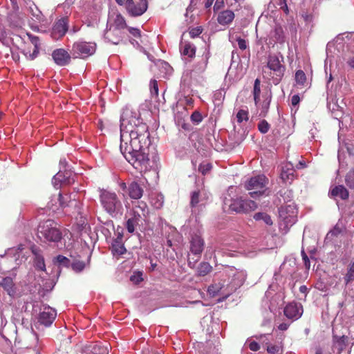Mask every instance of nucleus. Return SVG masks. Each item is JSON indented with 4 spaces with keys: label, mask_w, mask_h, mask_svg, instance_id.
I'll list each match as a JSON object with an SVG mask.
<instances>
[{
    "label": "nucleus",
    "mask_w": 354,
    "mask_h": 354,
    "mask_svg": "<svg viewBox=\"0 0 354 354\" xmlns=\"http://www.w3.org/2000/svg\"><path fill=\"white\" fill-rule=\"evenodd\" d=\"M148 126L140 118H132L120 125V150L125 159L140 173L151 168L148 147L150 145Z\"/></svg>",
    "instance_id": "1"
},
{
    "label": "nucleus",
    "mask_w": 354,
    "mask_h": 354,
    "mask_svg": "<svg viewBox=\"0 0 354 354\" xmlns=\"http://www.w3.org/2000/svg\"><path fill=\"white\" fill-rule=\"evenodd\" d=\"M37 233L39 238L45 241L59 242L62 238V234L57 226V223L51 219L40 222Z\"/></svg>",
    "instance_id": "2"
},
{
    "label": "nucleus",
    "mask_w": 354,
    "mask_h": 354,
    "mask_svg": "<svg viewBox=\"0 0 354 354\" xmlns=\"http://www.w3.org/2000/svg\"><path fill=\"white\" fill-rule=\"evenodd\" d=\"M279 229L286 233L295 223L297 218V209L294 205L281 206L279 209Z\"/></svg>",
    "instance_id": "3"
},
{
    "label": "nucleus",
    "mask_w": 354,
    "mask_h": 354,
    "mask_svg": "<svg viewBox=\"0 0 354 354\" xmlns=\"http://www.w3.org/2000/svg\"><path fill=\"white\" fill-rule=\"evenodd\" d=\"M263 73L269 75V79L276 85L280 82L283 76L285 66L281 64V62L276 55H270L267 66L263 68Z\"/></svg>",
    "instance_id": "4"
},
{
    "label": "nucleus",
    "mask_w": 354,
    "mask_h": 354,
    "mask_svg": "<svg viewBox=\"0 0 354 354\" xmlns=\"http://www.w3.org/2000/svg\"><path fill=\"white\" fill-rule=\"evenodd\" d=\"M268 179L264 175H257L250 178L245 183V188L250 191L249 195L251 198H259L265 194Z\"/></svg>",
    "instance_id": "5"
},
{
    "label": "nucleus",
    "mask_w": 354,
    "mask_h": 354,
    "mask_svg": "<svg viewBox=\"0 0 354 354\" xmlns=\"http://www.w3.org/2000/svg\"><path fill=\"white\" fill-rule=\"evenodd\" d=\"M100 201L104 209L110 214L117 213L122 207V203L114 192L103 191L100 195Z\"/></svg>",
    "instance_id": "6"
},
{
    "label": "nucleus",
    "mask_w": 354,
    "mask_h": 354,
    "mask_svg": "<svg viewBox=\"0 0 354 354\" xmlns=\"http://www.w3.org/2000/svg\"><path fill=\"white\" fill-rule=\"evenodd\" d=\"M257 208V204L254 201L243 199L242 198L233 199L229 206L230 211L236 213H248Z\"/></svg>",
    "instance_id": "7"
},
{
    "label": "nucleus",
    "mask_w": 354,
    "mask_h": 354,
    "mask_svg": "<svg viewBox=\"0 0 354 354\" xmlns=\"http://www.w3.org/2000/svg\"><path fill=\"white\" fill-rule=\"evenodd\" d=\"M147 8V0H127L125 3V9L127 13L133 17L142 15Z\"/></svg>",
    "instance_id": "8"
},
{
    "label": "nucleus",
    "mask_w": 354,
    "mask_h": 354,
    "mask_svg": "<svg viewBox=\"0 0 354 354\" xmlns=\"http://www.w3.org/2000/svg\"><path fill=\"white\" fill-rule=\"evenodd\" d=\"M96 45L95 43L86 41L75 42L72 47V53L75 57H87L95 52Z\"/></svg>",
    "instance_id": "9"
},
{
    "label": "nucleus",
    "mask_w": 354,
    "mask_h": 354,
    "mask_svg": "<svg viewBox=\"0 0 354 354\" xmlns=\"http://www.w3.org/2000/svg\"><path fill=\"white\" fill-rule=\"evenodd\" d=\"M68 29V19L64 17L56 21L52 28L51 37L54 39H59L63 37Z\"/></svg>",
    "instance_id": "10"
},
{
    "label": "nucleus",
    "mask_w": 354,
    "mask_h": 354,
    "mask_svg": "<svg viewBox=\"0 0 354 354\" xmlns=\"http://www.w3.org/2000/svg\"><path fill=\"white\" fill-rule=\"evenodd\" d=\"M283 313L288 319L297 320L303 314V307L300 304L291 302L285 306Z\"/></svg>",
    "instance_id": "11"
},
{
    "label": "nucleus",
    "mask_w": 354,
    "mask_h": 354,
    "mask_svg": "<svg viewBox=\"0 0 354 354\" xmlns=\"http://www.w3.org/2000/svg\"><path fill=\"white\" fill-rule=\"evenodd\" d=\"M57 316L56 310L47 306H44L39 315V322L46 326H49L52 324Z\"/></svg>",
    "instance_id": "12"
},
{
    "label": "nucleus",
    "mask_w": 354,
    "mask_h": 354,
    "mask_svg": "<svg viewBox=\"0 0 354 354\" xmlns=\"http://www.w3.org/2000/svg\"><path fill=\"white\" fill-rule=\"evenodd\" d=\"M52 57L54 62L61 66L68 65L71 58L70 54L64 48H58L53 50Z\"/></svg>",
    "instance_id": "13"
},
{
    "label": "nucleus",
    "mask_w": 354,
    "mask_h": 354,
    "mask_svg": "<svg viewBox=\"0 0 354 354\" xmlns=\"http://www.w3.org/2000/svg\"><path fill=\"white\" fill-rule=\"evenodd\" d=\"M205 242L201 235L194 234L190 240V250L196 255H201L204 249Z\"/></svg>",
    "instance_id": "14"
},
{
    "label": "nucleus",
    "mask_w": 354,
    "mask_h": 354,
    "mask_svg": "<svg viewBox=\"0 0 354 354\" xmlns=\"http://www.w3.org/2000/svg\"><path fill=\"white\" fill-rule=\"evenodd\" d=\"M144 189L141 185L136 181H132L128 185V194L132 199L138 200L143 196Z\"/></svg>",
    "instance_id": "15"
},
{
    "label": "nucleus",
    "mask_w": 354,
    "mask_h": 354,
    "mask_svg": "<svg viewBox=\"0 0 354 354\" xmlns=\"http://www.w3.org/2000/svg\"><path fill=\"white\" fill-rule=\"evenodd\" d=\"M27 36L30 39L31 44L34 45V49L32 50V53H30V50L25 51L24 55H26L28 59L33 60L37 57L39 52V38L37 36L32 35L30 33H27Z\"/></svg>",
    "instance_id": "16"
},
{
    "label": "nucleus",
    "mask_w": 354,
    "mask_h": 354,
    "mask_svg": "<svg viewBox=\"0 0 354 354\" xmlns=\"http://www.w3.org/2000/svg\"><path fill=\"white\" fill-rule=\"evenodd\" d=\"M235 17L233 11L230 10H225L218 13L217 21L222 26H226L231 24Z\"/></svg>",
    "instance_id": "17"
},
{
    "label": "nucleus",
    "mask_w": 354,
    "mask_h": 354,
    "mask_svg": "<svg viewBox=\"0 0 354 354\" xmlns=\"http://www.w3.org/2000/svg\"><path fill=\"white\" fill-rule=\"evenodd\" d=\"M295 169L293 165L290 162L286 163L283 167L281 172V178L284 183L292 181L294 179Z\"/></svg>",
    "instance_id": "18"
},
{
    "label": "nucleus",
    "mask_w": 354,
    "mask_h": 354,
    "mask_svg": "<svg viewBox=\"0 0 354 354\" xmlns=\"http://www.w3.org/2000/svg\"><path fill=\"white\" fill-rule=\"evenodd\" d=\"M180 53L183 55L187 56L189 58H194L196 55V48L190 42H181L180 44Z\"/></svg>",
    "instance_id": "19"
},
{
    "label": "nucleus",
    "mask_w": 354,
    "mask_h": 354,
    "mask_svg": "<svg viewBox=\"0 0 354 354\" xmlns=\"http://www.w3.org/2000/svg\"><path fill=\"white\" fill-rule=\"evenodd\" d=\"M133 212H137L142 216L147 217L149 213V209L147 203L142 201H136L132 202V209Z\"/></svg>",
    "instance_id": "20"
},
{
    "label": "nucleus",
    "mask_w": 354,
    "mask_h": 354,
    "mask_svg": "<svg viewBox=\"0 0 354 354\" xmlns=\"http://www.w3.org/2000/svg\"><path fill=\"white\" fill-rule=\"evenodd\" d=\"M57 200L59 203V206L62 208H64L70 205V203L75 202L76 203L75 195L72 198V194H62L59 193Z\"/></svg>",
    "instance_id": "21"
},
{
    "label": "nucleus",
    "mask_w": 354,
    "mask_h": 354,
    "mask_svg": "<svg viewBox=\"0 0 354 354\" xmlns=\"http://www.w3.org/2000/svg\"><path fill=\"white\" fill-rule=\"evenodd\" d=\"M330 193L331 196L339 197L342 200L348 198V192L343 185L335 186L330 190Z\"/></svg>",
    "instance_id": "22"
},
{
    "label": "nucleus",
    "mask_w": 354,
    "mask_h": 354,
    "mask_svg": "<svg viewBox=\"0 0 354 354\" xmlns=\"http://www.w3.org/2000/svg\"><path fill=\"white\" fill-rule=\"evenodd\" d=\"M32 252L35 255L34 265L36 269L45 271L46 265L43 256L37 251V249H32Z\"/></svg>",
    "instance_id": "23"
},
{
    "label": "nucleus",
    "mask_w": 354,
    "mask_h": 354,
    "mask_svg": "<svg viewBox=\"0 0 354 354\" xmlns=\"http://www.w3.org/2000/svg\"><path fill=\"white\" fill-rule=\"evenodd\" d=\"M0 286L8 292L9 295H12L15 293L14 283L11 277H5L0 282Z\"/></svg>",
    "instance_id": "24"
},
{
    "label": "nucleus",
    "mask_w": 354,
    "mask_h": 354,
    "mask_svg": "<svg viewBox=\"0 0 354 354\" xmlns=\"http://www.w3.org/2000/svg\"><path fill=\"white\" fill-rule=\"evenodd\" d=\"M113 24L117 30H122L128 28L124 17L119 12L115 15Z\"/></svg>",
    "instance_id": "25"
},
{
    "label": "nucleus",
    "mask_w": 354,
    "mask_h": 354,
    "mask_svg": "<svg viewBox=\"0 0 354 354\" xmlns=\"http://www.w3.org/2000/svg\"><path fill=\"white\" fill-rule=\"evenodd\" d=\"M344 280L346 285L354 281V261L349 263Z\"/></svg>",
    "instance_id": "26"
},
{
    "label": "nucleus",
    "mask_w": 354,
    "mask_h": 354,
    "mask_svg": "<svg viewBox=\"0 0 354 354\" xmlns=\"http://www.w3.org/2000/svg\"><path fill=\"white\" fill-rule=\"evenodd\" d=\"M253 218L255 221H263L268 225H272L273 224L271 216L264 212L256 213Z\"/></svg>",
    "instance_id": "27"
},
{
    "label": "nucleus",
    "mask_w": 354,
    "mask_h": 354,
    "mask_svg": "<svg viewBox=\"0 0 354 354\" xmlns=\"http://www.w3.org/2000/svg\"><path fill=\"white\" fill-rule=\"evenodd\" d=\"M29 10L32 16L35 17L37 21L41 22L44 21V15L35 4L32 3L30 6Z\"/></svg>",
    "instance_id": "28"
},
{
    "label": "nucleus",
    "mask_w": 354,
    "mask_h": 354,
    "mask_svg": "<svg viewBox=\"0 0 354 354\" xmlns=\"http://www.w3.org/2000/svg\"><path fill=\"white\" fill-rule=\"evenodd\" d=\"M212 270V266L207 262H202L198 268V272L200 276H205Z\"/></svg>",
    "instance_id": "29"
},
{
    "label": "nucleus",
    "mask_w": 354,
    "mask_h": 354,
    "mask_svg": "<svg viewBox=\"0 0 354 354\" xmlns=\"http://www.w3.org/2000/svg\"><path fill=\"white\" fill-rule=\"evenodd\" d=\"M351 305H354V301L352 298L348 297H346L344 301L338 303V307L340 308L342 313L348 311Z\"/></svg>",
    "instance_id": "30"
},
{
    "label": "nucleus",
    "mask_w": 354,
    "mask_h": 354,
    "mask_svg": "<svg viewBox=\"0 0 354 354\" xmlns=\"http://www.w3.org/2000/svg\"><path fill=\"white\" fill-rule=\"evenodd\" d=\"M295 80L298 86L304 87L306 82V76L302 70H298L295 73Z\"/></svg>",
    "instance_id": "31"
},
{
    "label": "nucleus",
    "mask_w": 354,
    "mask_h": 354,
    "mask_svg": "<svg viewBox=\"0 0 354 354\" xmlns=\"http://www.w3.org/2000/svg\"><path fill=\"white\" fill-rule=\"evenodd\" d=\"M209 57H210L209 51H207L203 54V59H202V63L199 62L198 64V65L196 66V67H198V70L201 72H203L206 70L208 62H209Z\"/></svg>",
    "instance_id": "32"
},
{
    "label": "nucleus",
    "mask_w": 354,
    "mask_h": 354,
    "mask_svg": "<svg viewBox=\"0 0 354 354\" xmlns=\"http://www.w3.org/2000/svg\"><path fill=\"white\" fill-rule=\"evenodd\" d=\"M139 225V223L136 221L132 217L129 216L126 223V228L129 233H133L135 231V227Z\"/></svg>",
    "instance_id": "33"
},
{
    "label": "nucleus",
    "mask_w": 354,
    "mask_h": 354,
    "mask_svg": "<svg viewBox=\"0 0 354 354\" xmlns=\"http://www.w3.org/2000/svg\"><path fill=\"white\" fill-rule=\"evenodd\" d=\"M112 252L114 255L115 254L121 255L126 252V248L122 244H119V243L113 244L112 245Z\"/></svg>",
    "instance_id": "34"
},
{
    "label": "nucleus",
    "mask_w": 354,
    "mask_h": 354,
    "mask_svg": "<svg viewBox=\"0 0 354 354\" xmlns=\"http://www.w3.org/2000/svg\"><path fill=\"white\" fill-rule=\"evenodd\" d=\"M71 267L73 270L79 272L82 271L84 269L85 263L82 261L76 260L72 263Z\"/></svg>",
    "instance_id": "35"
},
{
    "label": "nucleus",
    "mask_w": 354,
    "mask_h": 354,
    "mask_svg": "<svg viewBox=\"0 0 354 354\" xmlns=\"http://www.w3.org/2000/svg\"><path fill=\"white\" fill-rule=\"evenodd\" d=\"M199 196H200L199 191H194L192 193L191 201H190V205L192 207H196L197 205L199 203V201H200Z\"/></svg>",
    "instance_id": "36"
},
{
    "label": "nucleus",
    "mask_w": 354,
    "mask_h": 354,
    "mask_svg": "<svg viewBox=\"0 0 354 354\" xmlns=\"http://www.w3.org/2000/svg\"><path fill=\"white\" fill-rule=\"evenodd\" d=\"M236 119L239 123L248 120V112L243 109L239 110L236 114Z\"/></svg>",
    "instance_id": "37"
},
{
    "label": "nucleus",
    "mask_w": 354,
    "mask_h": 354,
    "mask_svg": "<svg viewBox=\"0 0 354 354\" xmlns=\"http://www.w3.org/2000/svg\"><path fill=\"white\" fill-rule=\"evenodd\" d=\"M150 92L153 96L156 97L158 96V85L156 80H151L150 81Z\"/></svg>",
    "instance_id": "38"
},
{
    "label": "nucleus",
    "mask_w": 354,
    "mask_h": 354,
    "mask_svg": "<svg viewBox=\"0 0 354 354\" xmlns=\"http://www.w3.org/2000/svg\"><path fill=\"white\" fill-rule=\"evenodd\" d=\"M346 183L351 189H354V170L351 171L346 175Z\"/></svg>",
    "instance_id": "39"
},
{
    "label": "nucleus",
    "mask_w": 354,
    "mask_h": 354,
    "mask_svg": "<svg viewBox=\"0 0 354 354\" xmlns=\"http://www.w3.org/2000/svg\"><path fill=\"white\" fill-rule=\"evenodd\" d=\"M258 129L262 133H266L270 129V124L265 120H261L258 124Z\"/></svg>",
    "instance_id": "40"
},
{
    "label": "nucleus",
    "mask_w": 354,
    "mask_h": 354,
    "mask_svg": "<svg viewBox=\"0 0 354 354\" xmlns=\"http://www.w3.org/2000/svg\"><path fill=\"white\" fill-rule=\"evenodd\" d=\"M212 167L210 163H201L198 167V170L203 175H205L211 170Z\"/></svg>",
    "instance_id": "41"
},
{
    "label": "nucleus",
    "mask_w": 354,
    "mask_h": 354,
    "mask_svg": "<svg viewBox=\"0 0 354 354\" xmlns=\"http://www.w3.org/2000/svg\"><path fill=\"white\" fill-rule=\"evenodd\" d=\"M142 275V274L140 272H134L133 274L131 276L130 280L133 283L138 284L143 280Z\"/></svg>",
    "instance_id": "42"
},
{
    "label": "nucleus",
    "mask_w": 354,
    "mask_h": 354,
    "mask_svg": "<svg viewBox=\"0 0 354 354\" xmlns=\"http://www.w3.org/2000/svg\"><path fill=\"white\" fill-rule=\"evenodd\" d=\"M203 120L202 115L199 111H195L191 115V120L196 124L200 123Z\"/></svg>",
    "instance_id": "43"
},
{
    "label": "nucleus",
    "mask_w": 354,
    "mask_h": 354,
    "mask_svg": "<svg viewBox=\"0 0 354 354\" xmlns=\"http://www.w3.org/2000/svg\"><path fill=\"white\" fill-rule=\"evenodd\" d=\"M203 32V28L201 26L193 28L190 29L189 33L192 38H195L201 35Z\"/></svg>",
    "instance_id": "44"
},
{
    "label": "nucleus",
    "mask_w": 354,
    "mask_h": 354,
    "mask_svg": "<svg viewBox=\"0 0 354 354\" xmlns=\"http://www.w3.org/2000/svg\"><path fill=\"white\" fill-rule=\"evenodd\" d=\"M276 39L279 43L284 41V35L281 28H277L275 29Z\"/></svg>",
    "instance_id": "45"
},
{
    "label": "nucleus",
    "mask_w": 354,
    "mask_h": 354,
    "mask_svg": "<svg viewBox=\"0 0 354 354\" xmlns=\"http://www.w3.org/2000/svg\"><path fill=\"white\" fill-rule=\"evenodd\" d=\"M56 259H57V261L60 265H63L64 266L68 267L69 266V264H70V260L68 258H66V257H64V256L58 255L56 257Z\"/></svg>",
    "instance_id": "46"
},
{
    "label": "nucleus",
    "mask_w": 354,
    "mask_h": 354,
    "mask_svg": "<svg viewBox=\"0 0 354 354\" xmlns=\"http://www.w3.org/2000/svg\"><path fill=\"white\" fill-rule=\"evenodd\" d=\"M111 35H112V32L111 30L109 31H107L105 34H104V37L111 43L113 44H118L120 41V37H117L115 39H112L111 38Z\"/></svg>",
    "instance_id": "47"
},
{
    "label": "nucleus",
    "mask_w": 354,
    "mask_h": 354,
    "mask_svg": "<svg viewBox=\"0 0 354 354\" xmlns=\"http://www.w3.org/2000/svg\"><path fill=\"white\" fill-rule=\"evenodd\" d=\"M129 216L132 217L138 223L141 222L142 221H144L145 219V216L140 215L137 212H133V211H131L129 212Z\"/></svg>",
    "instance_id": "48"
},
{
    "label": "nucleus",
    "mask_w": 354,
    "mask_h": 354,
    "mask_svg": "<svg viewBox=\"0 0 354 354\" xmlns=\"http://www.w3.org/2000/svg\"><path fill=\"white\" fill-rule=\"evenodd\" d=\"M261 81L259 79H256L254 84L253 95H260L261 93Z\"/></svg>",
    "instance_id": "49"
},
{
    "label": "nucleus",
    "mask_w": 354,
    "mask_h": 354,
    "mask_svg": "<svg viewBox=\"0 0 354 354\" xmlns=\"http://www.w3.org/2000/svg\"><path fill=\"white\" fill-rule=\"evenodd\" d=\"M236 40L238 43L239 48L241 50H244L247 48V42L244 39H242L241 37H237L236 39Z\"/></svg>",
    "instance_id": "50"
},
{
    "label": "nucleus",
    "mask_w": 354,
    "mask_h": 354,
    "mask_svg": "<svg viewBox=\"0 0 354 354\" xmlns=\"http://www.w3.org/2000/svg\"><path fill=\"white\" fill-rule=\"evenodd\" d=\"M127 28L128 29L129 33L131 34L133 36H134L136 37H140L141 32L138 28H132V27H128Z\"/></svg>",
    "instance_id": "51"
},
{
    "label": "nucleus",
    "mask_w": 354,
    "mask_h": 354,
    "mask_svg": "<svg viewBox=\"0 0 354 354\" xmlns=\"http://www.w3.org/2000/svg\"><path fill=\"white\" fill-rule=\"evenodd\" d=\"M224 7V0H216L214 5V11L217 12Z\"/></svg>",
    "instance_id": "52"
},
{
    "label": "nucleus",
    "mask_w": 354,
    "mask_h": 354,
    "mask_svg": "<svg viewBox=\"0 0 354 354\" xmlns=\"http://www.w3.org/2000/svg\"><path fill=\"white\" fill-rule=\"evenodd\" d=\"M333 338L339 344H341V345H345L346 344V339H347V337L346 336L342 335V336L338 337L337 335H333Z\"/></svg>",
    "instance_id": "53"
},
{
    "label": "nucleus",
    "mask_w": 354,
    "mask_h": 354,
    "mask_svg": "<svg viewBox=\"0 0 354 354\" xmlns=\"http://www.w3.org/2000/svg\"><path fill=\"white\" fill-rule=\"evenodd\" d=\"M42 348V345L39 344L34 349L28 350L26 354H41L40 351Z\"/></svg>",
    "instance_id": "54"
},
{
    "label": "nucleus",
    "mask_w": 354,
    "mask_h": 354,
    "mask_svg": "<svg viewBox=\"0 0 354 354\" xmlns=\"http://www.w3.org/2000/svg\"><path fill=\"white\" fill-rule=\"evenodd\" d=\"M249 348L252 351H257L260 349V345L258 342L252 341L249 344Z\"/></svg>",
    "instance_id": "55"
},
{
    "label": "nucleus",
    "mask_w": 354,
    "mask_h": 354,
    "mask_svg": "<svg viewBox=\"0 0 354 354\" xmlns=\"http://www.w3.org/2000/svg\"><path fill=\"white\" fill-rule=\"evenodd\" d=\"M267 351L271 354H275L279 351V347L276 345H270L267 347Z\"/></svg>",
    "instance_id": "56"
},
{
    "label": "nucleus",
    "mask_w": 354,
    "mask_h": 354,
    "mask_svg": "<svg viewBox=\"0 0 354 354\" xmlns=\"http://www.w3.org/2000/svg\"><path fill=\"white\" fill-rule=\"evenodd\" d=\"M279 5L281 6V8L286 13H288V8L286 4V0H279Z\"/></svg>",
    "instance_id": "57"
},
{
    "label": "nucleus",
    "mask_w": 354,
    "mask_h": 354,
    "mask_svg": "<svg viewBox=\"0 0 354 354\" xmlns=\"http://www.w3.org/2000/svg\"><path fill=\"white\" fill-rule=\"evenodd\" d=\"M300 102V97L298 95H294L291 98V103L292 106L297 105Z\"/></svg>",
    "instance_id": "58"
},
{
    "label": "nucleus",
    "mask_w": 354,
    "mask_h": 354,
    "mask_svg": "<svg viewBox=\"0 0 354 354\" xmlns=\"http://www.w3.org/2000/svg\"><path fill=\"white\" fill-rule=\"evenodd\" d=\"M185 102L187 106H193L194 100L192 97L189 96L185 97Z\"/></svg>",
    "instance_id": "59"
},
{
    "label": "nucleus",
    "mask_w": 354,
    "mask_h": 354,
    "mask_svg": "<svg viewBox=\"0 0 354 354\" xmlns=\"http://www.w3.org/2000/svg\"><path fill=\"white\" fill-rule=\"evenodd\" d=\"M302 257H303V259L304 261L305 266L306 267H309L310 266V261L308 258V256L306 255V254L304 252H302Z\"/></svg>",
    "instance_id": "60"
},
{
    "label": "nucleus",
    "mask_w": 354,
    "mask_h": 354,
    "mask_svg": "<svg viewBox=\"0 0 354 354\" xmlns=\"http://www.w3.org/2000/svg\"><path fill=\"white\" fill-rule=\"evenodd\" d=\"M289 327V324H286V323H281L278 326V328L280 330H286Z\"/></svg>",
    "instance_id": "61"
},
{
    "label": "nucleus",
    "mask_w": 354,
    "mask_h": 354,
    "mask_svg": "<svg viewBox=\"0 0 354 354\" xmlns=\"http://www.w3.org/2000/svg\"><path fill=\"white\" fill-rule=\"evenodd\" d=\"M306 166V162L304 161H299V163L296 165V168L298 169H304Z\"/></svg>",
    "instance_id": "62"
},
{
    "label": "nucleus",
    "mask_w": 354,
    "mask_h": 354,
    "mask_svg": "<svg viewBox=\"0 0 354 354\" xmlns=\"http://www.w3.org/2000/svg\"><path fill=\"white\" fill-rule=\"evenodd\" d=\"M214 1V0H205V8H209L212 6Z\"/></svg>",
    "instance_id": "63"
},
{
    "label": "nucleus",
    "mask_w": 354,
    "mask_h": 354,
    "mask_svg": "<svg viewBox=\"0 0 354 354\" xmlns=\"http://www.w3.org/2000/svg\"><path fill=\"white\" fill-rule=\"evenodd\" d=\"M347 64L351 68H354V57L351 58L349 60H348Z\"/></svg>",
    "instance_id": "64"
}]
</instances>
